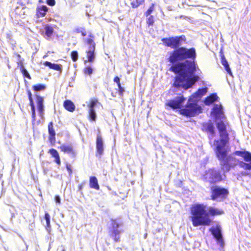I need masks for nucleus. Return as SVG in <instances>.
<instances>
[{"mask_svg":"<svg viewBox=\"0 0 251 251\" xmlns=\"http://www.w3.org/2000/svg\"><path fill=\"white\" fill-rule=\"evenodd\" d=\"M171 70L178 75L174 83V86L176 88H182L186 90L199 79V77L195 75L197 68L194 61L186 60L183 63L174 64Z\"/></svg>","mask_w":251,"mask_h":251,"instance_id":"1","label":"nucleus"},{"mask_svg":"<svg viewBox=\"0 0 251 251\" xmlns=\"http://www.w3.org/2000/svg\"><path fill=\"white\" fill-rule=\"evenodd\" d=\"M184 38V36H181L162 39L165 46L176 49L171 52L169 58V61L172 64L187 58L195 59L196 57V53L194 48L188 49L183 47L178 48L180 45V41Z\"/></svg>","mask_w":251,"mask_h":251,"instance_id":"2","label":"nucleus"},{"mask_svg":"<svg viewBox=\"0 0 251 251\" xmlns=\"http://www.w3.org/2000/svg\"><path fill=\"white\" fill-rule=\"evenodd\" d=\"M208 211L206 210V206L203 204H196L192 206L191 219L194 226H209L211 220L209 215H220L223 213V211L217 208L210 207Z\"/></svg>","mask_w":251,"mask_h":251,"instance_id":"3","label":"nucleus"},{"mask_svg":"<svg viewBox=\"0 0 251 251\" xmlns=\"http://www.w3.org/2000/svg\"><path fill=\"white\" fill-rule=\"evenodd\" d=\"M211 114L215 118L217 127L220 133V140H217L216 143L218 146V150H219L222 147H224L228 135L226 131L227 123L222 105L215 104Z\"/></svg>","mask_w":251,"mask_h":251,"instance_id":"4","label":"nucleus"},{"mask_svg":"<svg viewBox=\"0 0 251 251\" xmlns=\"http://www.w3.org/2000/svg\"><path fill=\"white\" fill-rule=\"evenodd\" d=\"M207 91V88L199 89L196 93H194L190 98L186 106L181 109L180 113L187 117H193L200 112L201 107L196 103L195 101L205 95Z\"/></svg>","mask_w":251,"mask_h":251,"instance_id":"5","label":"nucleus"},{"mask_svg":"<svg viewBox=\"0 0 251 251\" xmlns=\"http://www.w3.org/2000/svg\"><path fill=\"white\" fill-rule=\"evenodd\" d=\"M226 143L224 147H222L220 150H218L216 143L217 140H215L213 146L215 151L217 157L221 161V165L224 166V169L226 171H229L230 167L236 164V160L233 155L227 156V151L226 148V144L228 140V136L226 140Z\"/></svg>","mask_w":251,"mask_h":251,"instance_id":"6","label":"nucleus"},{"mask_svg":"<svg viewBox=\"0 0 251 251\" xmlns=\"http://www.w3.org/2000/svg\"><path fill=\"white\" fill-rule=\"evenodd\" d=\"M234 154L240 156L244 159V161L238 163L239 167L245 170H251V153L246 151H236Z\"/></svg>","mask_w":251,"mask_h":251,"instance_id":"7","label":"nucleus"},{"mask_svg":"<svg viewBox=\"0 0 251 251\" xmlns=\"http://www.w3.org/2000/svg\"><path fill=\"white\" fill-rule=\"evenodd\" d=\"M206 181L210 183H215L220 181L221 179V176L219 171L214 169L207 171L204 176Z\"/></svg>","mask_w":251,"mask_h":251,"instance_id":"8","label":"nucleus"},{"mask_svg":"<svg viewBox=\"0 0 251 251\" xmlns=\"http://www.w3.org/2000/svg\"><path fill=\"white\" fill-rule=\"evenodd\" d=\"M227 194L228 191L226 189L216 186L212 189V199L213 200L221 201L225 198Z\"/></svg>","mask_w":251,"mask_h":251,"instance_id":"9","label":"nucleus"},{"mask_svg":"<svg viewBox=\"0 0 251 251\" xmlns=\"http://www.w3.org/2000/svg\"><path fill=\"white\" fill-rule=\"evenodd\" d=\"M123 223L120 220H111V225L112 226V236L115 242L120 241V234L122 232L121 230L118 229Z\"/></svg>","mask_w":251,"mask_h":251,"instance_id":"10","label":"nucleus"},{"mask_svg":"<svg viewBox=\"0 0 251 251\" xmlns=\"http://www.w3.org/2000/svg\"><path fill=\"white\" fill-rule=\"evenodd\" d=\"M184 100L183 96L177 97L174 100H169L167 104L173 109L180 108Z\"/></svg>","mask_w":251,"mask_h":251,"instance_id":"11","label":"nucleus"},{"mask_svg":"<svg viewBox=\"0 0 251 251\" xmlns=\"http://www.w3.org/2000/svg\"><path fill=\"white\" fill-rule=\"evenodd\" d=\"M96 149H97V154L96 155L100 157L103 154L104 151V147H103V142L102 138L100 135H98L97 137V141H96Z\"/></svg>","mask_w":251,"mask_h":251,"instance_id":"12","label":"nucleus"},{"mask_svg":"<svg viewBox=\"0 0 251 251\" xmlns=\"http://www.w3.org/2000/svg\"><path fill=\"white\" fill-rule=\"evenodd\" d=\"M212 235L216 239L218 244L221 247L224 246V241L221 230L219 228L211 230Z\"/></svg>","mask_w":251,"mask_h":251,"instance_id":"13","label":"nucleus"},{"mask_svg":"<svg viewBox=\"0 0 251 251\" xmlns=\"http://www.w3.org/2000/svg\"><path fill=\"white\" fill-rule=\"evenodd\" d=\"M36 103L39 114L41 118H43L44 114V99L40 96H36Z\"/></svg>","mask_w":251,"mask_h":251,"instance_id":"14","label":"nucleus"},{"mask_svg":"<svg viewBox=\"0 0 251 251\" xmlns=\"http://www.w3.org/2000/svg\"><path fill=\"white\" fill-rule=\"evenodd\" d=\"M95 49H94L93 47H89V50L87 51V57L88 58V61L90 62H93L95 59ZM87 61L85 60L84 63L86 65Z\"/></svg>","mask_w":251,"mask_h":251,"instance_id":"15","label":"nucleus"},{"mask_svg":"<svg viewBox=\"0 0 251 251\" xmlns=\"http://www.w3.org/2000/svg\"><path fill=\"white\" fill-rule=\"evenodd\" d=\"M89 185L91 188L95 189L97 190L100 189L98 179L95 176H91L90 177Z\"/></svg>","mask_w":251,"mask_h":251,"instance_id":"16","label":"nucleus"},{"mask_svg":"<svg viewBox=\"0 0 251 251\" xmlns=\"http://www.w3.org/2000/svg\"><path fill=\"white\" fill-rule=\"evenodd\" d=\"M48 130L50 134L49 140L51 142L55 141V131L53 128V125L52 122H50L48 125Z\"/></svg>","mask_w":251,"mask_h":251,"instance_id":"17","label":"nucleus"},{"mask_svg":"<svg viewBox=\"0 0 251 251\" xmlns=\"http://www.w3.org/2000/svg\"><path fill=\"white\" fill-rule=\"evenodd\" d=\"M48 10V8L46 6H39L37 8L36 15L38 18L44 17Z\"/></svg>","mask_w":251,"mask_h":251,"instance_id":"18","label":"nucleus"},{"mask_svg":"<svg viewBox=\"0 0 251 251\" xmlns=\"http://www.w3.org/2000/svg\"><path fill=\"white\" fill-rule=\"evenodd\" d=\"M218 98V97L216 94H211L205 99L204 103L206 105H209L216 101Z\"/></svg>","mask_w":251,"mask_h":251,"instance_id":"19","label":"nucleus"},{"mask_svg":"<svg viewBox=\"0 0 251 251\" xmlns=\"http://www.w3.org/2000/svg\"><path fill=\"white\" fill-rule=\"evenodd\" d=\"M221 63L224 66L225 70L227 72V73L230 75H232V72L230 69L229 66L228 65V63L224 55H223L221 57Z\"/></svg>","mask_w":251,"mask_h":251,"instance_id":"20","label":"nucleus"},{"mask_svg":"<svg viewBox=\"0 0 251 251\" xmlns=\"http://www.w3.org/2000/svg\"><path fill=\"white\" fill-rule=\"evenodd\" d=\"M64 106L67 110L71 112L74 111L75 109L74 104L69 100H66L64 101Z\"/></svg>","mask_w":251,"mask_h":251,"instance_id":"21","label":"nucleus"},{"mask_svg":"<svg viewBox=\"0 0 251 251\" xmlns=\"http://www.w3.org/2000/svg\"><path fill=\"white\" fill-rule=\"evenodd\" d=\"M206 130L208 132L212 137L214 136L215 131H214V126L213 124L211 123H207L205 124L204 126Z\"/></svg>","mask_w":251,"mask_h":251,"instance_id":"22","label":"nucleus"},{"mask_svg":"<svg viewBox=\"0 0 251 251\" xmlns=\"http://www.w3.org/2000/svg\"><path fill=\"white\" fill-rule=\"evenodd\" d=\"M53 32V28L52 26L50 25H46L45 27V36L46 38H50Z\"/></svg>","mask_w":251,"mask_h":251,"instance_id":"23","label":"nucleus"},{"mask_svg":"<svg viewBox=\"0 0 251 251\" xmlns=\"http://www.w3.org/2000/svg\"><path fill=\"white\" fill-rule=\"evenodd\" d=\"M45 65L49 67L50 68L54 69L56 71H61V66L60 65L53 64L50 62L46 61L45 63Z\"/></svg>","mask_w":251,"mask_h":251,"instance_id":"24","label":"nucleus"},{"mask_svg":"<svg viewBox=\"0 0 251 251\" xmlns=\"http://www.w3.org/2000/svg\"><path fill=\"white\" fill-rule=\"evenodd\" d=\"M60 149L62 151L67 153H71L73 151V147L71 145H62L60 147Z\"/></svg>","mask_w":251,"mask_h":251,"instance_id":"25","label":"nucleus"},{"mask_svg":"<svg viewBox=\"0 0 251 251\" xmlns=\"http://www.w3.org/2000/svg\"><path fill=\"white\" fill-rule=\"evenodd\" d=\"M30 105L31 107V110H32V121L34 122L35 121L36 116H35V108L33 100H30Z\"/></svg>","mask_w":251,"mask_h":251,"instance_id":"26","label":"nucleus"},{"mask_svg":"<svg viewBox=\"0 0 251 251\" xmlns=\"http://www.w3.org/2000/svg\"><path fill=\"white\" fill-rule=\"evenodd\" d=\"M33 88L35 91H40L44 90L46 88V86L43 84H39L36 85H34L33 86Z\"/></svg>","mask_w":251,"mask_h":251,"instance_id":"27","label":"nucleus"},{"mask_svg":"<svg viewBox=\"0 0 251 251\" xmlns=\"http://www.w3.org/2000/svg\"><path fill=\"white\" fill-rule=\"evenodd\" d=\"M45 219L46 220V228L47 230H49V228H50V216L48 213H46L45 214Z\"/></svg>","mask_w":251,"mask_h":251,"instance_id":"28","label":"nucleus"},{"mask_svg":"<svg viewBox=\"0 0 251 251\" xmlns=\"http://www.w3.org/2000/svg\"><path fill=\"white\" fill-rule=\"evenodd\" d=\"M89 116L90 118L93 120L95 121L96 119V114L94 109H89Z\"/></svg>","mask_w":251,"mask_h":251,"instance_id":"29","label":"nucleus"},{"mask_svg":"<svg viewBox=\"0 0 251 251\" xmlns=\"http://www.w3.org/2000/svg\"><path fill=\"white\" fill-rule=\"evenodd\" d=\"M93 69L91 66H86L84 69V73L85 74L91 75L93 73Z\"/></svg>","mask_w":251,"mask_h":251,"instance_id":"30","label":"nucleus"},{"mask_svg":"<svg viewBox=\"0 0 251 251\" xmlns=\"http://www.w3.org/2000/svg\"><path fill=\"white\" fill-rule=\"evenodd\" d=\"M75 31L77 33H81L83 36L86 35V32L85 29L82 27L77 28L75 29Z\"/></svg>","mask_w":251,"mask_h":251,"instance_id":"31","label":"nucleus"},{"mask_svg":"<svg viewBox=\"0 0 251 251\" xmlns=\"http://www.w3.org/2000/svg\"><path fill=\"white\" fill-rule=\"evenodd\" d=\"M49 152L53 157H57V156L59 155V154L57 151L53 149L50 150Z\"/></svg>","mask_w":251,"mask_h":251,"instance_id":"32","label":"nucleus"},{"mask_svg":"<svg viewBox=\"0 0 251 251\" xmlns=\"http://www.w3.org/2000/svg\"><path fill=\"white\" fill-rule=\"evenodd\" d=\"M71 57L74 61H76L78 59V53L76 51H73L71 52Z\"/></svg>","mask_w":251,"mask_h":251,"instance_id":"33","label":"nucleus"},{"mask_svg":"<svg viewBox=\"0 0 251 251\" xmlns=\"http://www.w3.org/2000/svg\"><path fill=\"white\" fill-rule=\"evenodd\" d=\"M98 101L97 100H92L88 107L89 109H94L95 106L97 104Z\"/></svg>","mask_w":251,"mask_h":251,"instance_id":"34","label":"nucleus"},{"mask_svg":"<svg viewBox=\"0 0 251 251\" xmlns=\"http://www.w3.org/2000/svg\"><path fill=\"white\" fill-rule=\"evenodd\" d=\"M87 44L89 45V47H93L95 49V43L94 41L91 39H88L87 41Z\"/></svg>","mask_w":251,"mask_h":251,"instance_id":"35","label":"nucleus"},{"mask_svg":"<svg viewBox=\"0 0 251 251\" xmlns=\"http://www.w3.org/2000/svg\"><path fill=\"white\" fill-rule=\"evenodd\" d=\"M154 4H152L151 6L148 9L147 12L145 13L146 16L150 15L154 9Z\"/></svg>","mask_w":251,"mask_h":251,"instance_id":"36","label":"nucleus"},{"mask_svg":"<svg viewBox=\"0 0 251 251\" xmlns=\"http://www.w3.org/2000/svg\"><path fill=\"white\" fill-rule=\"evenodd\" d=\"M22 74H23V75L28 78H29L30 79L31 77H30V76L29 74V73H28L27 71L25 69V68H23L22 69Z\"/></svg>","mask_w":251,"mask_h":251,"instance_id":"37","label":"nucleus"},{"mask_svg":"<svg viewBox=\"0 0 251 251\" xmlns=\"http://www.w3.org/2000/svg\"><path fill=\"white\" fill-rule=\"evenodd\" d=\"M147 24L149 25H152L153 23H154V21H153V17L152 16H150L147 19Z\"/></svg>","mask_w":251,"mask_h":251,"instance_id":"38","label":"nucleus"},{"mask_svg":"<svg viewBox=\"0 0 251 251\" xmlns=\"http://www.w3.org/2000/svg\"><path fill=\"white\" fill-rule=\"evenodd\" d=\"M117 85H118V88H119V94L120 95H122L123 94V92H124L125 90H124V88L121 86V83Z\"/></svg>","mask_w":251,"mask_h":251,"instance_id":"39","label":"nucleus"},{"mask_svg":"<svg viewBox=\"0 0 251 251\" xmlns=\"http://www.w3.org/2000/svg\"><path fill=\"white\" fill-rule=\"evenodd\" d=\"M47 3L50 6H53L55 4V0H47Z\"/></svg>","mask_w":251,"mask_h":251,"instance_id":"40","label":"nucleus"},{"mask_svg":"<svg viewBox=\"0 0 251 251\" xmlns=\"http://www.w3.org/2000/svg\"><path fill=\"white\" fill-rule=\"evenodd\" d=\"M144 1V0H136L137 4H133V7H137L140 4H141Z\"/></svg>","mask_w":251,"mask_h":251,"instance_id":"41","label":"nucleus"},{"mask_svg":"<svg viewBox=\"0 0 251 251\" xmlns=\"http://www.w3.org/2000/svg\"><path fill=\"white\" fill-rule=\"evenodd\" d=\"M66 168L69 172V174L70 175H71L72 173V170L71 169V166L70 164H67L66 165Z\"/></svg>","mask_w":251,"mask_h":251,"instance_id":"42","label":"nucleus"},{"mask_svg":"<svg viewBox=\"0 0 251 251\" xmlns=\"http://www.w3.org/2000/svg\"><path fill=\"white\" fill-rule=\"evenodd\" d=\"M55 158L54 161L58 164L60 165L61 162L59 157V155H58L57 157H54Z\"/></svg>","mask_w":251,"mask_h":251,"instance_id":"43","label":"nucleus"},{"mask_svg":"<svg viewBox=\"0 0 251 251\" xmlns=\"http://www.w3.org/2000/svg\"><path fill=\"white\" fill-rule=\"evenodd\" d=\"M55 200L56 203L60 204L61 202V200L60 197L58 196H56L55 197Z\"/></svg>","mask_w":251,"mask_h":251,"instance_id":"44","label":"nucleus"},{"mask_svg":"<svg viewBox=\"0 0 251 251\" xmlns=\"http://www.w3.org/2000/svg\"><path fill=\"white\" fill-rule=\"evenodd\" d=\"M114 81L115 82H116L117 85H118L119 84H120V78L118 76H116L114 79Z\"/></svg>","mask_w":251,"mask_h":251,"instance_id":"45","label":"nucleus"},{"mask_svg":"<svg viewBox=\"0 0 251 251\" xmlns=\"http://www.w3.org/2000/svg\"><path fill=\"white\" fill-rule=\"evenodd\" d=\"M28 98H29V100H33L32 98V94L30 91H28Z\"/></svg>","mask_w":251,"mask_h":251,"instance_id":"46","label":"nucleus"},{"mask_svg":"<svg viewBox=\"0 0 251 251\" xmlns=\"http://www.w3.org/2000/svg\"><path fill=\"white\" fill-rule=\"evenodd\" d=\"M241 174L242 176H248L249 174L248 173H247V172H245V171L242 172L241 173Z\"/></svg>","mask_w":251,"mask_h":251,"instance_id":"47","label":"nucleus"},{"mask_svg":"<svg viewBox=\"0 0 251 251\" xmlns=\"http://www.w3.org/2000/svg\"><path fill=\"white\" fill-rule=\"evenodd\" d=\"M62 251H65V249H63Z\"/></svg>","mask_w":251,"mask_h":251,"instance_id":"48","label":"nucleus"}]
</instances>
